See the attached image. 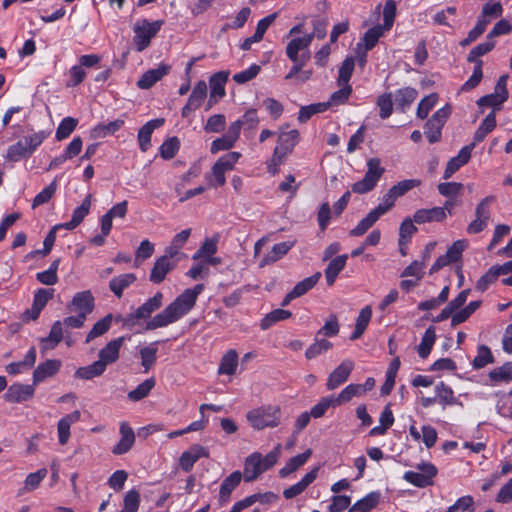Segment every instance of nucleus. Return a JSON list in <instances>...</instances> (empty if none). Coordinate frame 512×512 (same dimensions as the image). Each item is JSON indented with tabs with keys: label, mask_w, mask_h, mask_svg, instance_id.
Wrapping results in <instances>:
<instances>
[{
	"label": "nucleus",
	"mask_w": 512,
	"mask_h": 512,
	"mask_svg": "<svg viewBox=\"0 0 512 512\" xmlns=\"http://www.w3.org/2000/svg\"><path fill=\"white\" fill-rule=\"evenodd\" d=\"M354 369V362L350 359L343 360L328 376L326 387L332 391L345 383Z\"/></svg>",
	"instance_id": "13"
},
{
	"label": "nucleus",
	"mask_w": 512,
	"mask_h": 512,
	"mask_svg": "<svg viewBox=\"0 0 512 512\" xmlns=\"http://www.w3.org/2000/svg\"><path fill=\"white\" fill-rule=\"evenodd\" d=\"M203 290V284H197L193 288L184 290L165 309L147 321L145 329L155 330L177 322L195 306L197 298Z\"/></svg>",
	"instance_id": "1"
},
{
	"label": "nucleus",
	"mask_w": 512,
	"mask_h": 512,
	"mask_svg": "<svg viewBox=\"0 0 512 512\" xmlns=\"http://www.w3.org/2000/svg\"><path fill=\"white\" fill-rule=\"evenodd\" d=\"M163 23L164 22L162 20H156L151 22L147 19H141L134 24L133 42L138 52H142L150 45L151 40L160 31Z\"/></svg>",
	"instance_id": "4"
},
{
	"label": "nucleus",
	"mask_w": 512,
	"mask_h": 512,
	"mask_svg": "<svg viewBox=\"0 0 512 512\" xmlns=\"http://www.w3.org/2000/svg\"><path fill=\"white\" fill-rule=\"evenodd\" d=\"M119 442L112 448L114 455H123L131 450L135 443V433L128 422L122 421L119 425Z\"/></svg>",
	"instance_id": "15"
},
{
	"label": "nucleus",
	"mask_w": 512,
	"mask_h": 512,
	"mask_svg": "<svg viewBox=\"0 0 512 512\" xmlns=\"http://www.w3.org/2000/svg\"><path fill=\"white\" fill-rule=\"evenodd\" d=\"M489 378L493 382H509L512 380V363H506L489 372Z\"/></svg>",
	"instance_id": "59"
},
{
	"label": "nucleus",
	"mask_w": 512,
	"mask_h": 512,
	"mask_svg": "<svg viewBox=\"0 0 512 512\" xmlns=\"http://www.w3.org/2000/svg\"><path fill=\"white\" fill-rule=\"evenodd\" d=\"M384 171L380 159L371 158L367 162V171L364 178L352 185V191L357 194H364L373 190Z\"/></svg>",
	"instance_id": "5"
},
{
	"label": "nucleus",
	"mask_w": 512,
	"mask_h": 512,
	"mask_svg": "<svg viewBox=\"0 0 512 512\" xmlns=\"http://www.w3.org/2000/svg\"><path fill=\"white\" fill-rule=\"evenodd\" d=\"M228 76V72L221 71L215 73L210 78L211 91L206 110H209L218 101L219 98H222L225 95L224 85L228 80Z\"/></svg>",
	"instance_id": "19"
},
{
	"label": "nucleus",
	"mask_w": 512,
	"mask_h": 512,
	"mask_svg": "<svg viewBox=\"0 0 512 512\" xmlns=\"http://www.w3.org/2000/svg\"><path fill=\"white\" fill-rule=\"evenodd\" d=\"M206 95L207 85L205 81H198L195 84L192 93L188 98V102L190 103L191 106H194L196 109H198L202 105L204 99L206 98Z\"/></svg>",
	"instance_id": "55"
},
{
	"label": "nucleus",
	"mask_w": 512,
	"mask_h": 512,
	"mask_svg": "<svg viewBox=\"0 0 512 512\" xmlns=\"http://www.w3.org/2000/svg\"><path fill=\"white\" fill-rule=\"evenodd\" d=\"M154 386L155 380L153 378L147 379L139 384L134 390H131L128 393V398L134 402L140 401L148 396Z\"/></svg>",
	"instance_id": "54"
},
{
	"label": "nucleus",
	"mask_w": 512,
	"mask_h": 512,
	"mask_svg": "<svg viewBox=\"0 0 512 512\" xmlns=\"http://www.w3.org/2000/svg\"><path fill=\"white\" fill-rule=\"evenodd\" d=\"M81 418L79 410H75L70 414L62 417L57 425L58 439L61 445H65L70 437V427L72 424L78 422Z\"/></svg>",
	"instance_id": "27"
},
{
	"label": "nucleus",
	"mask_w": 512,
	"mask_h": 512,
	"mask_svg": "<svg viewBox=\"0 0 512 512\" xmlns=\"http://www.w3.org/2000/svg\"><path fill=\"white\" fill-rule=\"evenodd\" d=\"M164 124L163 118L153 119L143 125L138 132V143L140 150L146 152L151 146V135L153 131Z\"/></svg>",
	"instance_id": "26"
},
{
	"label": "nucleus",
	"mask_w": 512,
	"mask_h": 512,
	"mask_svg": "<svg viewBox=\"0 0 512 512\" xmlns=\"http://www.w3.org/2000/svg\"><path fill=\"white\" fill-rule=\"evenodd\" d=\"M63 339V325L61 321L53 323L50 333L41 340L44 350L55 348Z\"/></svg>",
	"instance_id": "40"
},
{
	"label": "nucleus",
	"mask_w": 512,
	"mask_h": 512,
	"mask_svg": "<svg viewBox=\"0 0 512 512\" xmlns=\"http://www.w3.org/2000/svg\"><path fill=\"white\" fill-rule=\"evenodd\" d=\"M319 467H314L310 472L304 475V477L296 484L285 489L283 496L286 499H292L306 490V488L316 479L318 475Z\"/></svg>",
	"instance_id": "29"
},
{
	"label": "nucleus",
	"mask_w": 512,
	"mask_h": 512,
	"mask_svg": "<svg viewBox=\"0 0 512 512\" xmlns=\"http://www.w3.org/2000/svg\"><path fill=\"white\" fill-rule=\"evenodd\" d=\"M60 259L54 260L49 269L36 274L37 280L44 285H55L58 282L57 270Z\"/></svg>",
	"instance_id": "52"
},
{
	"label": "nucleus",
	"mask_w": 512,
	"mask_h": 512,
	"mask_svg": "<svg viewBox=\"0 0 512 512\" xmlns=\"http://www.w3.org/2000/svg\"><path fill=\"white\" fill-rule=\"evenodd\" d=\"M447 218L445 208L432 207L430 209H419L413 215V220L417 224L431 222H442Z\"/></svg>",
	"instance_id": "24"
},
{
	"label": "nucleus",
	"mask_w": 512,
	"mask_h": 512,
	"mask_svg": "<svg viewBox=\"0 0 512 512\" xmlns=\"http://www.w3.org/2000/svg\"><path fill=\"white\" fill-rule=\"evenodd\" d=\"M293 242H281L275 244L272 249L260 261V267H264L281 259L293 247Z\"/></svg>",
	"instance_id": "33"
},
{
	"label": "nucleus",
	"mask_w": 512,
	"mask_h": 512,
	"mask_svg": "<svg viewBox=\"0 0 512 512\" xmlns=\"http://www.w3.org/2000/svg\"><path fill=\"white\" fill-rule=\"evenodd\" d=\"M299 142V132L296 129L281 131L278 135L277 145L273 152V162L276 166L283 163L284 159L292 153Z\"/></svg>",
	"instance_id": "6"
},
{
	"label": "nucleus",
	"mask_w": 512,
	"mask_h": 512,
	"mask_svg": "<svg viewBox=\"0 0 512 512\" xmlns=\"http://www.w3.org/2000/svg\"><path fill=\"white\" fill-rule=\"evenodd\" d=\"M128 211V202L126 200L112 206L107 213L101 217V231L109 234L112 229V221L114 218H125Z\"/></svg>",
	"instance_id": "21"
},
{
	"label": "nucleus",
	"mask_w": 512,
	"mask_h": 512,
	"mask_svg": "<svg viewBox=\"0 0 512 512\" xmlns=\"http://www.w3.org/2000/svg\"><path fill=\"white\" fill-rule=\"evenodd\" d=\"M91 207V195H87L83 200L82 204L73 211L72 219L63 224V227L67 230L76 228L88 215Z\"/></svg>",
	"instance_id": "36"
},
{
	"label": "nucleus",
	"mask_w": 512,
	"mask_h": 512,
	"mask_svg": "<svg viewBox=\"0 0 512 512\" xmlns=\"http://www.w3.org/2000/svg\"><path fill=\"white\" fill-rule=\"evenodd\" d=\"M496 200L493 195L486 196L476 206L475 219L467 226L468 234H477L482 232L488 225L491 216L490 206Z\"/></svg>",
	"instance_id": "8"
},
{
	"label": "nucleus",
	"mask_w": 512,
	"mask_h": 512,
	"mask_svg": "<svg viewBox=\"0 0 512 512\" xmlns=\"http://www.w3.org/2000/svg\"><path fill=\"white\" fill-rule=\"evenodd\" d=\"M180 141L177 137H172L163 142L160 146V155L163 159H172L178 152Z\"/></svg>",
	"instance_id": "63"
},
{
	"label": "nucleus",
	"mask_w": 512,
	"mask_h": 512,
	"mask_svg": "<svg viewBox=\"0 0 512 512\" xmlns=\"http://www.w3.org/2000/svg\"><path fill=\"white\" fill-rule=\"evenodd\" d=\"M105 371L106 368L103 366V363L97 360L88 366L79 367L75 371L74 376L82 380H91L101 376Z\"/></svg>",
	"instance_id": "38"
},
{
	"label": "nucleus",
	"mask_w": 512,
	"mask_h": 512,
	"mask_svg": "<svg viewBox=\"0 0 512 512\" xmlns=\"http://www.w3.org/2000/svg\"><path fill=\"white\" fill-rule=\"evenodd\" d=\"M282 410L279 405H262L249 410L246 413V420L249 425L257 431L266 428H276L281 423Z\"/></svg>",
	"instance_id": "3"
},
{
	"label": "nucleus",
	"mask_w": 512,
	"mask_h": 512,
	"mask_svg": "<svg viewBox=\"0 0 512 512\" xmlns=\"http://www.w3.org/2000/svg\"><path fill=\"white\" fill-rule=\"evenodd\" d=\"M312 455V450L307 449L305 452L298 454L291 459L279 470V476L282 478L287 477L295 472L298 468L303 466Z\"/></svg>",
	"instance_id": "34"
},
{
	"label": "nucleus",
	"mask_w": 512,
	"mask_h": 512,
	"mask_svg": "<svg viewBox=\"0 0 512 512\" xmlns=\"http://www.w3.org/2000/svg\"><path fill=\"white\" fill-rule=\"evenodd\" d=\"M209 451L199 445H192L189 450L183 452L179 458V466L185 472H190L195 464L200 458H208Z\"/></svg>",
	"instance_id": "17"
},
{
	"label": "nucleus",
	"mask_w": 512,
	"mask_h": 512,
	"mask_svg": "<svg viewBox=\"0 0 512 512\" xmlns=\"http://www.w3.org/2000/svg\"><path fill=\"white\" fill-rule=\"evenodd\" d=\"M125 337L121 336L109 341L98 353V360L107 368L119 359L120 349L123 346Z\"/></svg>",
	"instance_id": "16"
},
{
	"label": "nucleus",
	"mask_w": 512,
	"mask_h": 512,
	"mask_svg": "<svg viewBox=\"0 0 512 512\" xmlns=\"http://www.w3.org/2000/svg\"><path fill=\"white\" fill-rule=\"evenodd\" d=\"M419 471H407L404 479L418 487H426L432 484L433 478L437 474L436 467L431 463H422L418 465Z\"/></svg>",
	"instance_id": "11"
},
{
	"label": "nucleus",
	"mask_w": 512,
	"mask_h": 512,
	"mask_svg": "<svg viewBox=\"0 0 512 512\" xmlns=\"http://www.w3.org/2000/svg\"><path fill=\"white\" fill-rule=\"evenodd\" d=\"M112 321H113L112 314H107L105 317L98 320L94 324L92 329L89 331V333L87 334L85 343H89L92 340H94L95 338L100 337V336L104 335L105 333H107L109 331V329L111 328Z\"/></svg>",
	"instance_id": "42"
},
{
	"label": "nucleus",
	"mask_w": 512,
	"mask_h": 512,
	"mask_svg": "<svg viewBox=\"0 0 512 512\" xmlns=\"http://www.w3.org/2000/svg\"><path fill=\"white\" fill-rule=\"evenodd\" d=\"M311 43V35H304L302 37H295L291 39L287 43L285 49L288 59L291 62H296L297 60L310 61L311 53L309 47Z\"/></svg>",
	"instance_id": "9"
},
{
	"label": "nucleus",
	"mask_w": 512,
	"mask_h": 512,
	"mask_svg": "<svg viewBox=\"0 0 512 512\" xmlns=\"http://www.w3.org/2000/svg\"><path fill=\"white\" fill-rule=\"evenodd\" d=\"M238 365V353L234 349L228 350L222 357L218 374L233 375Z\"/></svg>",
	"instance_id": "39"
},
{
	"label": "nucleus",
	"mask_w": 512,
	"mask_h": 512,
	"mask_svg": "<svg viewBox=\"0 0 512 512\" xmlns=\"http://www.w3.org/2000/svg\"><path fill=\"white\" fill-rule=\"evenodd\" d=\"M36 362V348L31 347L25 358L19 362H13L6 366V372L11 375H16L24 370L30 369Z\"/></svg>",
	"instance_id": "35"
},
{
	"label": "nucleus",
	"mask_w": 512,
	"mask_h": 512,
	"mask_svg": "<svg viewBox=\"0 0 512 512\" xmlns=\"http://www.w3.org/2000/svg\"><path fill=\"white\" fill-rule=\"evenodd\" d=\"M136 275L125 273L112 278L109 282V288L117 298L123 296V291L130 287L136 281Z\"/></svg>",
	"instance_id": "31"
},
{
	"label": "nucleus",
	"mask_w": 512,
	"mask_h": 512,
	"mask_svg": "<svg viewBox=\"0 0 512 512\" xmlns=\"http://www.w3.org/2000/svg\"><path fill=\"white\" fill-rule=\"evenodd\" d=\"M61 364V361L58 359H49L39 364L33 372L34 385L54 376L59 371Z\"/></svg>",
	"instance_id": "23"
},
{
	"label": "nucleus",
	"mask_w": 512,
	"mask_h": 512,
	"mask_svg": "<svg viewBox=\"0 0 512 512\" xmlns=\"http://www.w3.org/2000/svg\"><path fill=\"white\" fill-rule=\"evenodd\" d=\"M496 127V114L494 111H491L481 122L479 127L473 136V141L469 146H472V149L480 142H482L485 137L491 133Z\"/></svg>",
	"instance_id": "30"
},
{
	"label": "nucleus",
	"mask_w": 512,
	"mask_h": 512,
	"mask_svg": "<svg viewBox=\"0 0 512 512\" xmlns=\"http://www.w3.org/2000/svg\"><path fill=\"white\" fill-rule=\"evenodd\" d=\"M451 113V107L445 106L437 110L425 125V135L430 143L441 140V130Z\"/></svg>",
	"instance_id": "10"
},
{
	"label": "nucleus",
	"mask_w": 512,
	"mask_h": 512,
	"mask_svg": "<svg viewBox=\"0 0 512 512\" xmlns=\"http://www.w3.org/2000/svg\"><path fill=\"white\" fill-rule=\"evenodd\" d=\"M163 304V294L157 292L153 297L146 300L141 306L136 309V317L141 319H148L151 314L158 310Z\"/></svg>",
	"instance_id": "32"
},
{
	"label": "nucleus",
	"mask_w": 512,
	"mask_h": 512,
	"mask_svg": "<svg viewBox=\"0 0 512 512\" xmlns=\"http://www.w3.org/2000/svg\"><path fill=\"white\" fill-rule=\"evenodd\" d=\"M69 308L71 311L87 317L94 308V297L92 293L88 290L76 293L69 305Z\"/></svg>",
	"instance_id": "18"
},
{
	"label": "nucleus",
	"mask_w": 512,
	"mask_h": 512,
	"mask_svg": "<svg viewBox=\"0 0 512 512\" xmlns=\"http://www.w3.org/2000/svg\"><path fill=\"white\" fill-rule=\"evenodd\" d=\"M173 258L174 256L168 255V253L165 252L164 255L156 259L149 276V280L152 283H161L166 275L175 268L176 262Z\"/></svg>",
	"instance_id": "14"
},
{
	"label": "nucleus",
	"mask_w": 512,
	"mask_h": 512,
	"mask_svg": "<svg viewBox=\"0 0 512 512\" xmlns=\"http://www.w3.org/2000/svg\"><path fill=\"white\" fill-rule=\"evenodd\" d=\"M278 500V496L273 492H265V493H256L245 497L240 500L241 506L243 509H246L252 506L255 503L261 504H271Z\"/></svg>",
	"instance_id": "44"
},
{
	"label": "nucleus",
	"mask_w": 512,
	"mask_h": 512,
	"mask_svg": "<svg viewBox=\"0 0 512 512\" xmlns=\"http://www.w3.org/2000/svg\"><path fill=\"white\" fill-rule=\"evenodd\" d=\"M467 247V243L464 240L455 241L447 250L444 255L437 258L435 263L430 268V273H435L445 266L457 262L462 256V252Z\"/></svg>",
	"instance_id": "12"
},
{
	"label": "nucleus",
	"mask_w": 512,
	"mask_h": 512,
	"mask_svg": "<svg viewBox=\"0 0 512 512\" xmlns=\"http://www.w3.org/2000/svg\"><path fill=\"white\" fill-rule=\"evenodd\" d=\"M292 316V313L288 310L284 309H275L268 313L260 323V327L262 330L269 329L272 325L279 321L286 320Z\"/></svg>",
	"instance_id": "50"
},
{
	"label": "nucleus",
	"mask_w": 512,
	"mask_h": 512,
	"mask_svg": "<svg viewBox=\"0 0 512 512\" xmlns=\"http://www.w3.org/2000/svg\"><path fill=\"white\" fill-rule=\"evenodd\" d=\"M35 389L34 384L28 385V384H13L5 393V399L8 402L11 403H19L23 401H27L28 399L32 398L34 395Z\"/></svg>",
	"instance_id": "22"
},
{
	"label": "nucleus",
	"mask_w": 512,
	"mask_h": 512,
	"mask_svg": "<svg viewBox=\"0 0 512 512\" xmlns=\"http://www.w3.org/2000/svg\"><path fill=\"white\" fill-rule=\"evenodd\" d=\"M31 155V150L27 148L24 141H18L8 147L6 159L12 162H18L21 159L30 157Z\"/></svg>",
	"instance_id": "46"
},
{
	"label": "nucleus",
	"mask_w": 512,
	"mask_h": 512,
	"mask_svg": "<svg viewBox=\"0 0 512 512\" xmlns=\"http://www.w3.org/2000/svg\"><path fill=\"white\" fill-rule=\"evenodd\" d=\"M124 124L123 120L117 119L108 124H98L91 130V137L94 139L104 138L107 135L114 134Z\"/></svg>",
	"instance_id": "45"
},
{
	"label": "nucleus",
	"mask_w": 512,
	"mask_h": 512,
	"mask_svg": "<svg viewBox=\"0 0 512 512\" xmlns=\"http://www.w3.org/2000/svg\"><path fill=\"white\" fill-rule=\"evenodd\" d=\"M418 92L411 87H405L395 92L393 98L395 104L402 110L410 106L417 98Z\"/></svg>",
	"instance_id": "43"
},
{
	"label": "nucleus",
	"mask_w": 512,
	"mask_h": 512,
	"mask_svg": "<svg viewBox=\"0 0 512 512\" xmlns=\"http://www.w3.org/2000/svg\"><path fill=\"white\" fill-rule=\"evenodd\" d=\"M170 69L171 67L169 65L162 63L157 68L146 71L137 81V87L144 90L150 89L166 76L170 72Z\"/></svg>",
	"instance_id": "20"
},
{
	"label": "nucleus",
	"mask_w": 512,
	"mask_h": 512,
	"mask_svg": "<svg viewBox=\"0 0 512 512\" xmlns=\"http://www.w3.org/2000/svg\"><path fill=\"white\" fill-rule=\"evenodd\" d=\"M191 229L188 228V229H184L182 230L181 232L177 233L170 245L168 247H166L165 249V252L168 253V255H172L174 257H176L180 250L183 248V246L186 244V242L188 241L190 235H191Z\"/></svg>",
	"instance_id": "47"
},
{
	"label": "nucleus",
	"mask_w": 512,
	"mask_h": 512,
	"mask_svg": "<svg viewBox=\"0 0 512 512\" xmlns=\"http://www.w3.org/2000/svg\"><path fill=\"white\" fill-rule=\"evenodd\" d=\"M140 504V494L137 490H129L123 499V509L120 512H137Z\"/></svg>",
	"instance_id": "64"
},
{
	"label": "nucleus",
	"mask_w": 512,
	"mask_h": 512,
	"mask_svg": "<svg viewBox=\"0 0 512 512\" xmlns=\"http://www.w3.org/2000/svg\"><path fill=\"white\" fill-rule=\"evenodd\" d=\"M435 340V329L433 327L427 328L422 336L421 343L417 347V352L421 358L424 359L430 354Z\"/></svg>",
	"instance_id": "48"
},
{
	"label": "nucleus",
	"mask_w": 512,
	"mask_h": 512,
	"mask_svg": "<svg viewBox=\"0 0 512 512\" xmlns=\"http://www.w3.org/2000/svg\"><path fill=\"white\" fill-rule=\"evenodd\" d=\"M507 79L508 75H502L495 85L494 92L479 98L477 105L480 108L491 107L495 113L500 110L502 104L508 99Z\"/></svg>",
	"instance_id": "7"
},
{
	"label": "nucleus",
	"mask_w": 512,
	"mask_h": 512,
	"mask_svg": "<svg viewBox=\"0 0 512 512\" xmlns=\"http://www.w3.org/2000/svg\"><path fill=\"white\" fill-rule=\"evenodd\" d=\"M493 355L491 350L486 345H480L477 350V355L475 356L472 365L475 369H481L485 367L489 363H493Z\"/></svg>",
	"instance_id": "60"
},
{
	"label": "nucleus",
	"mask_w": 512,
	"mask_h": 512,
	"mask_svg": "<svg viewBox=\"0 0 512 512\" xmlns=\"http://www.w3.org/2000/svg\"><path fill=\"white\" fill-rule=\"evenodd\" d=\"M371 317H372V310H371L370 306H366L360 311V313L356 319L355 330L350 336L351 340H353V341L357 340L363 335L364 331L366 330V328L371 320Z\"/></svg>",
	"instance_id": "41"
},
{
	"label": "nucleus",
	"mask_w": 512,
	"mask_h": 512,
	"mask_svg": "<svg viewBox=\"0 0 512 512\" xmlns=\"http://www.w3.org/2000/svg\"><path fill=\"white\" fill-rule=\"evenodd\" d=\"M348 256L346 254L335 257L330 261L325 269V277L327 284L332 286L338 274L344 269Z\"/></svg>",
	"instance_id": "37"
},
{
	"label": "nucleus",
	"mask_w": 512,
	"mask_h": 512,
	"mask_svg": "<svg viewBox=\"0 0 512 512\" xmlns=\"http://www.w3.org/2000/svg\"><path fill=\"white\" fill-rule=\"evenodd\" d=\"M226 172L224 168L215 163L211 169V173L206 174L205 179L211 187L223 186L226 183Z\"/></svg>",
	"instance_id": "62"
},
{
	"label": "nucleus",
	"mask_w": 512,
	"mask_h": 512,
	"mask_svg": "<svg viewBox=\"0 0 512 512\" xmlns=\"http://www.w3.org/2000/svg\"><path fill=\"white\" fill-rule=\"evenodd\" d=\"M363 395V388H360V384H350L345 387L338 396L335 397L336 402L339 405L349 402L354 397H360Z\"/></svg>",
	"instance_id": "58"
},
{
	"label": "nucleus",
	"mask_w": 512,
	"mask_h": 512,
	"mask_svg": "<svg viewBox=\"0 0 512 512\" xmlns=\"http://www.w3.org/2000/svg\"><path fill=\"white\" fill-rule=\"evenodd\" d=\"M336 406H338V404L335 396L322 397L319 402L311 408L310 415H312L313 418H320L324 416L330 407Z\"/></svg>",
	"instance_id": "56"
},
{
	"label": "nucleus",
	"mask_w": 512,
	"mask_h": 512,
	"mask_svg": "<svg viewBox=\"0 0 512 512\" xmlns=\"http://www.w3.org/2000/svg\"><path fill=\"white\" fill-rule=\"evenodd\" d=\"M435 392L438 402L443 407L457 403L453 390L444 382H440L435 386Z\"/></svg>",
	"instance_id": "49"
},
{
	"label": "nucleus",
	"mask_w": 512,
	"mask_h": 512,
	"mask_svg": "<svg viewBox=\"0 0 512 512\" xmlns=\"http://www.w3.org/2000/svg\"><path fill=\"white\" fill-rule=\"evenodd\" d=\"M281 444H277L273 450L263 456L259 452H253L245 458L243 477L245 482L255 481L261 474L271 469L281 455Z\"/></svg>",
	"instance_id": "2"
},
{
	"label": "nucleus",
	"mask_w": 512,
	"mask_h": 512,
	"mask_svg": "<svg viewBox=\"0 0 512 512\" xmlns=\"http://www.w3.org/2000/svg\"><path fill=\"white\" fill-rule=\"evenodd\" d=\"M218 237L206 238L200 248L193 255V260L203 259L213 256L217 252Z\"/></svg>",
	"instance_id": "51"
},
{
	"label": "nucleus",
	"mask_w": 512,
	"mask_h": 512,
	"mask_svg": "<svg viewBox=\"0 0 512 512\" xmlns=\"http://www.w3.org/2000/svg\"><path fill=\"white\" fill-rule=\"evenodd\" d=\"M380 218V216L371 210L368 215L363 218L355 228L350 231L351 236H361L367 232Z\"/></svg>",
	"instance_id": "53"
},
{
	"label": "nucleus",
	"mask_w": 512,
	"mask_h": 512,
	"mask_svg": "<svg viewBox=\"0 0 512 512\" xmlns=\"http://www.w3.org/2000/svg\"><path fill=\"white\" fill-rule=\"evenodd\" d=\"M331 348L332 343L330 341L326 339L315 340V342L307 348L305 356L307 359H313L327 352Z\"/></svg>",
	"instance_id": "61"
},
{
	"label": "nucleus",
	"mask_w": 512,
	"mask_h": 512,
	"mask_svg": "<svg viewBox=\"0 0 512 512\" xmlns=\"http://www.w3.org/2000/svg\"><path fill=\"white\" fill-rule=\"evenodd\" d=\"M472 146H464L457 156L451 158L445 168L443 178L449 179L452 175L464 166L471 158Z\"/></svg>",
	"instance_id": "25"
},
{
	"label": "nucleus",
	"mask_w": 512,
	"mask_h": 512,
	"mask_svg": "<svg viewBox=\"0 0 512 512\" xmlns=\"http://www.w3.org/2000/svg\"><path fill=\"white\" fill-rule=\"evenodd\" d=\"M241 479L242 473L240 471H234L223 480L219 491V503L221 505L229 501L232 492L240 484Z\"/></svg>",
	"instance_id": "28"
},
{
	"label": "nucleus",
	"mask_w": 512,
	"mask_h": 512,
	"mask_svg": "<svg viewBox=\"0 0 512 512\" xmlns=\"http://www.w3.org/2000/svg\"><path fill=\"white\" fill-rule=\"evenodd\" d=\"M321 278V272H316L312 276L305 278L304 280L298 282L292 291L298 297L306 294L309 290H311Z\"/></svg>",
	"instance_id": "57"
}]
</instances>
